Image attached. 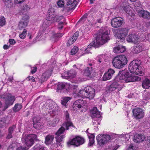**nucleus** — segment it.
Masks as SVG:
<instances>
[{
    "instance_id": "obj_1",
    "label": "nucleus",
    "mask_w": 150,
    "mask_h": 150,
    "mask_svg": "<svg viewBox=\"0 0 150 150\" xmlns=\"http://www.w3.org/2000/svg\"><path fill=\"white\" fill-rule=\"evenodd\" d=\"M140 80V78L137 76L129 75V72L125 69L119 71L115 79V80L118 82H123L125 81L126 83Z\"/></svg>"
},
{
    "instance_id": "obj_2",
    "label": "nucleus",
    "mask_w": 150,
    "mask_h": 150,
    "mask_svg": "<svg viewBox=\"0 0 150 150\" xmlns=\"http://www.w3.org/2000/svg\"><path fill=\"white\" fill-rule=\"evenodd\" d=\"M107 27H101L97 33L96 38V43L101 45L107 42L110 40V32Z\"/></svg>"
},
{
    "instance_id": "obj_3",
    "label": "nucleus",
    "mask_w": 150,
    "mask_h": 150,
    "mask_svg": "<svg viewBox=\"0 0 150 150\" xmlns=\"http://www.w3.org/2000/svg\"><path fill=\"white\" fill-rule=\"evenodd\" d=\"M141 62L140 60L135 59L132 61L129 65V70L132 73L141 76L142 74V68L140 66Z\"/></svg>"
},
{
    "instance_id": "obj_4",
    "label": "nucleus",
    "mask_w": 150,
    "mask_h": 150,
    "mask_svg": "<svg viewBox=\"0 0 150 150\" xmlns=\"http://www.w3.org/2000/svg\"><path fill=\"white\" fill-rule=\"evenodd\" d=\"M127 60L125 55H117L113 59V66L115 68L120 69L124 67L127 63Z\"/></svg>"
},
{
    "instance_id": "obj_5",
    "label": "nucleus",
    "mask_w": 150,
    "mask_h": 150,
    "mask_svg": "<svg viewBox=\"0 0 150 150\" xmlns=\"http://www.w3.org/2000/svg\"><path fill=\"white\" fill-rule=\"evenodd\" d=\"M113 32L115 33V36L118 41L123 42L125 41L128 32L129 30L126 28H122L118 29H114Z\"/></svg>"
},
{
    "instance_id": "obj_6",
    "label": "nucleus",
    "mask_w": 150,
    "mask_h": 150,
    "mask_svg": "<svg viewBox=\"0 0 150 150\" xmlns=\"http://www.w3.org/2000/svg\"><path fill=\"white\" fill-rule=\"evenodd\" d=\"M37 140V135L33 134L27 135L23 134L22 138V142H24L27 146L29 147H30L33 145L34 141Z\"/></svg>"
},
{
    "instance_id": "obj_7",
    "label": "nucleus",
    "mask_w": 150,
    "mask_h": 150,
    "mask_svg": "<svg viewBox=\"0 0 150 150\" xmlns=\"http://www.w3.org/2000/svg\"><path fill=\"white\" fill-rule=\"evenodd\" d=\"M64 115L65 117V121L62 125L61 128L58 129L57 133L60 132H62V131H64L65 130H68L69 127H70L75 128L74 126L73 125L69 118V115L67 111H66L65 112Z\"/></svg>"
},
{
    "instance_id": "obj_8",
    "label": "nucleus",
    "mask_w": 150,
    "mask_h": 150,
    "mask_svg": "<svg viewBox=\"0 0 150 150\" xmlns=\"http://www.w3.org/2000/svg\"><path fill=\"white\" fill-rule=\"evenodd\" d=\"M115 134H112L111 135L108 134H99L96 137L98 144L100 145L106 143L110 140L114 139L115 137Z\"/></svg>"
},
{
    "instance_id": "obj_9",
    "label": "nucleus",
    "mask_w": 150,
    "mask_h": 150,
    "mask_svg": "<svg viewBox=\"0 0 150 150\" xmlns=\"http://www.w3.org/2000/svg\"><path fill=\"white\" fill-rule=\"evenodd\" d=\"M3 99H5V104L2 111H4L6 110L10 106L12 105L15 100V98L14 96H13L10 93L7 94L4 97H0Z\"/></svg>"
},
{
    "instance_id": "obj_10",
    "label": "nucleus",
    "mask_w": 150,
    "mask_h": 150,
    "mask_svg": "<svg viewBox=\"0 0 150 150\" xmlns=\"http://www.w3.org/2000/svg\"><path fill=\"white\" fill-rule=\"evenodd\" d=\"M74 87L72 85H69L65 83L59 82L57 84V91L60 93H67L69 91V90L74 89Z\"/></svg>"
},
{
    "instance_id": "obj_11",
    "label": "nucleus",
    "mask_w": 150,
    "mask_h": 150,
    "mask_svg": "<svg viewBox=\"0 0 150 150\" xmlns=\"http://www.w3.org/2000/svg\"><path fill=\"white\" fill-rule=\"evenodd\" d=\"M57 6L56 5H51L50 8L48 11V15L47 17V21H45L43 25V26L45 28H47L49 26V23L48 21H50V19L49 18L51 16H53V15H55V11Z\"/></svg>"
},
{
    "instance_id": "obj_12",
    "label": "nucleus",
    "mask_w": 150,
    "mask_h": 150,
    "mask_svg": "<svg viewBox=\"0 0 150 150\" xmlns=\"http://www.w3.org/2000/svg\"><path fill=\"white\" fill-rule=\"evenodd\" d=\"M95 90L90 86H87L85 88L82 93L83 95H84V97L89 99L93 98L95 95Z\"/></svg>"
},
{
    "instance_id": "obj_13",
    "label": "nucleus",
    "mask_w": 150,
    "mask_h": 150,
    "mask_svg": "<svg viewBox=\"0 0 150 150\" xmlns=\"http://www.w3.org/2000/svg\"><path fill=\"white\" fill-rule=\"evenodd\" d=\"M85 140L83 138L78 136L68 142L67 145L69 147L71 145L78 146L83 144Z\"/></svg>"
},
{
    "instance_id": "obj_14",
    "label": "nucleus",
    "mask_w": 150,
    "mask_h": 150,
    "mask_svg": "<svg viewBox=\"0 0 150 150\" xmlns=\"http://www.w3.org/2000/svg\"><path fill=\"white\" fill-rule=\"evenodd\" d=\"M87 107L86 102L83 99H78L74 102L73 105V109L86 108Z\"/></svg>"
},
{
    "instance_id": "obj_15",
    "label": "nucleus",
    "mask_w": 150,
    "mask_h": 150,
    "mask_svg": "<svg viewBox=\"0 0 150 150\" xmlns=\"http://www.w3.org/2000/svg\"><path fill=\"white\" fill-rule=\"evenodd\" d=\"M123 23V19L120 17H116L113 18L111 22L112 26L114 28L120 27Z\"/></svg>"
},
{
    "instance_id": "obj_16",
    "label": "nucleus",
    "mask_w": 150,
    "mask_h": 150,
    "mask_svg": "<svg viewBox=\"0 0 150 150\" xmlns=\"http://www.w3.org/2000/svg\"><path fill=\"white\" fill-rule=\"evenodd\" d=\"M138 8L139 7L137 6H135V9L140 16L147 19H150V13L149 12L147 11L142 10Z\"/></svg>"
},
{
    "instance_id": "obj_17",
    "label": "nucleus",
    "mask_w": 150,
    "mask_h": 150,
    "mask_svg": "<svg viewBox=\"0 0 150 150\" xmlns=\"http://www.w3.org/2000/svg\"><path fill=\"white\" fill-rule=\"evenodd\" d=\"M139 38L137 35L130 34L127 36L126 40L128 42L136 43L139 42Z\"/></svg>"
},
{
    "instance_id": "obj_18",
    "label": "nucleus",
    "mask_w": 150,
    "mask_h": 150,
    "mask_svg": "<svg viewBox=\"0 0 150 150\" xmlns=\"http://www.w3.org/2000/svg\"><path fill=\"white\" fill-rule=\"evenodd\" d=\"M76 70L74 69L68 71L64 73V75L62 76V78L67 79H71L75 77L76 75Z\"/></svg>"
},
{
    "instance_id": "obj_19",
    "label": "nucleus",
    "mask_w": 150,
    "mask_h": 150,
    "mask_svg": "<svg viewBox=\"0 0 150 150\" xmlns=\"http://www.w3.org/2000/svg\"><path fill=\"white\" fill-rule=\"evenodd\" d=\"M33 125L34 128L39 129L42 128V123L41 122L40 118L38 116L34 117L33 119Z\"/></svg>"
},
{
    "instance_id": "obj_20",
    "label": "nucleus",
    "mask_w": 150,
    "mask_h": 150,
    "mask_svg": "<svg viewBox=\"0 0 150 150\" xmlns=\"http://www.w3.org/2000/svg\"><path fill=\"white\" fill-rule=\"evenodd\" d=\"M122 87V86L119 85L118 83L114 81L108 86V90L109 92H112L117 89L118 91H120Z\"/></svg>"
},
{
    "instance_id": "obj_21",
    "label": "nucleus",
    "mask_w": 150,
    "mask_h": 150,
    "mask_svg": "<svg viewBox=\"0 0 150 150\" xmlns=\"http://www.w3.org/2000/svg\"><path fill=\"white\" fill-rule=\"evenodd\" d=\"M52 73V70H48L45 71L39 79V82L42 83L43 82L47 81L51 75Z\"/></svg>"
},
{
    "instance_id": "obj_22",
    "label": "nucleus",
    "mask_w": 150,
    "mask_h": 150,
    "mask_svg": "<svg viewBox=\"0 0 150 150\" xmlns=\"http://www.w3.org/2000/svg\"><path fill=\"white\" fill-rule=\"evenodd\" d=\"M133 115L137 119L142 118L143 117V112L142 110L140 108H137L133 110Z\"/></svg>"
},
{
    "instance_id": "obj_23",
    "label": "nucleus",
    "mask_w": 150,
    "mask_h": 150,
    "mask_svg": "<svg viewBox=\"0 0 150 150\" xmlns=\"http://www.w3.org/2000/svg\"><path fill=\"white\" fill-rule=\"evenodd\" d=\"M28 17L27 15L23 17L19 22L18 24L19 29L21 30L27 26L28 22Z\"/></svg>"
},
{
    "instance_id": "obj_24",
    "label": "nucleus",
    "mask_w": 150,
    "mask_h": 150,
    "mask_svg": "<svg viewBox=\"0 0 150 150\" xmlns=\"http://www.w3.org/2000/svg\"><path fill=\"white\" fill-rule=\"evenodd\" d=\"M50 103L49 107L50 108L49 111L50 113L54 115L57 114L58 111L59 110V108L53 102H51Z\"/></svg>"
},
{
    "instance_id": "obj_25",
    "label": "nucleus",
    "mask_w": 150,
    "mask_h": 150,
    "mask_svg": "<svg viewBox=\"0 0 150 150\" xmlns=\"http://www.w3.org/2000/svg\"><path fill=\"white\" fill-rule=\"evenodd\" d=\"M79 0H74L73 1H69L67 3V8L68 11L73 10L77 5Z\"/></svg>"
},
{
    "instance_id": "obj_26",
    "label": "nucleus",
    "mask_w": 150,
    "mask_h": 150,
    "mask_svg": "<svg viewBox=\"0 0 150 150\" xmlns=\"http://www.w3.org/2000/svg\"><path fill=\"white\" fill-rule=\"evenodd\" d=\"M115 72V71L113 69H109L108 71L105 73L103 75V80L106 81L111 79Z\"/></svg>"
},
{
    "instance_id": "obj_27",
    "label": "nucleus",
    "mask_w": 150,
    "mask_h": 150,
    "mask_svg": "<svg viewBox=\"0 0 150 150\" xmlns=\"http://www.w3.org/2000/svg\"><path fill=\"white\" fill-rule=\"evenodd\" d=\"M100 45V44H98L96 43V41L95 40L92 41L90 43L89 45H88L87 48L85 50V53H91L90 50L93 47H98Z\"/></svg>"
},
{
    "instance_id": "obj_28",
    "label": "nucleus",
    "mask_w": 150,
    "mask_h": 150,
    "mask_svg": "<svg viewBox=\"0 0 150 150\" xmlns=\"http://www.w3.org/2000/svg\"><path fill=\"white\" fill-rule=\"evenodd\" d=\"M91 117L93 118H94V120H96V117L100 118L101 117L100 112L98 111L96 107H94L92 109L91 112Z\"/></svg>"
},
{
    "instance_id": "obj_29",
    "label": "nucleus",
    "mask_w": 150,
    "mask_h": 150,
    "mask_svg": "<svg viewBox=\"0 0 150 150\" xmlns=\"http://www.w3.org/2000/svg\"><path fill=\"white\" fill-rule=\"evenodd\" d=\"M52 16L50 17L51 18H49L50 19V21H52L53 22L62 21L64 22L66 21L65 18L62 16H59L55 15Z\"/></svg>"
},
{
    "instance_id": "obj_30",
    "label": "nucleus",
    "mask_w": 150,
    "mask_h": 150,
    "mask_svg": "<svg viewBox=\"0 0 150 150\" xmlns=\"http://www.w3.org/2000/svg\"><path fill=\"white\" fill-rule=\"evenodd\" d=\"M92 64H89L87 67L85 69L84 71L83 75L87 76H89L91 74L93 71Z\"/></svg>"
},
{
    "instance_id": "obj_31",
    "label": "nucleus",
    "mask_w": 150,
    "mask_h": 150,
    "mask_svg": "<svg viewBox=\"0 0 150 150\" xmlns=\"http://www.w3.org/2000/svg\"><path fill=\"white\" fill-rule=\"evenodd\" d=\"M58 131V130L56 133V135H57V136L55 137L56 139V141L57 144L60 145L61 144V142L62 141L64 138L65 137V135H60L64 131H62V132H59L57 133Z\"/></svg>"
},
{
    "instance_id": "obj_32",
    "label": "nucleus",
    "mask_w": 150,
    "mask_h": 150,
    "mask_svg": "<svg viewBox=\"0 0 150 150\" xmlns=\"http://www.w3.org/2000/svg\"><path fill=\"white\" fill-rule=\"evenodd\" d=\"M59 121V119L58 118H55L52 119L51 118L50 120L47 121V124L49 126H55Z\"/></svg>"
},
{
    "instance_id": "obj_33",
    "label": "nucleus",
    "mask_w": 150,
    "mask_h": 150,
    "mask_svg": "<svg viewBox=\"0 0 150 150\" xmlns=\"http://www.w3.org/2000/svg\"><path fill=\"white\" fill-rule=\"evenodd\" d=\"M144 139V137L143 135L136 134L134 136L133 141L136 143H139L143 141Z\"/></svg>"
},
{
    "instance_id": "obj_34",
    "label": "nucleus",
    "mask_w": 150,
    "mask_h": 150,
    "mask_svg": "<svg viewBox=\"0 0 150 150\" xmlns=\"http://www.w3.org/2000/svg\"><path fill=\"white\" fill-rule=\"evenodd\" d=\"M125 50V47L122 45H119L117 47L114 48L113 51L117 53H120L124 52Z\"/></svg>"
},
{
    "instance_id": "obj_35",
    "label": "nucleus",
    "mask_w": 150,
    "mask_h": 150,
    "mask_svg": "<svg viewBox=\"0 0 150 150\" xmlns=\"http://www.w3.org/2000/svg\"><path fill=\"white\" fill-rule=\"evenodd\" d=\"M143 49V47L142 45L137 44L134 47L133 49V52L137 54L141 52Z\"/></svg>"
},
{
    "instance_id": "obj_36",
    "label": "nucleus",
    "mask_w": 150,
    "mask_h": 150,
    "mask_svg": "<svg viewBox=\"0 0 150 150\" xmlns=\"http://www.w3.org/2000/svg\"><path fill=\"white\" fill-rule=\"evenodd\" d=\"M54 136L52 135L49 134L45 137V143L46 145H49L51 143L54 139Z\"/></svg>"
},
{
    "instance_id": "obj_37",
    "label": "nucleus",
    "mask_w": 150,
    "mask_h": 150,
    "mask_svg": "<svg viewBox=\"0 0 150 150\" xmlns=\"http://www.w3.org/2000/svg\"><path fill=\"white\" fill-rule=\"evenodd\" d=\"M142 86L145 89H148L150 87V81L148 79H146L142 83Z\"/></svg>"
},
{
    "instance_id": "obj_38",
    "label": "nucleus",
    "mask_w": 150,
    "mask_h": 150,
    "mask_svg": "<svg viewBox=\"0 0 150 150\" xmlns=\"http://www.w3.org/2000/svg\"><path fill=\"white\" fill-rule=\"evenodd\" d=\"M22 108L21 104L16 103L13 108V110L14 112H16L19 111Z\"/></svg>"
},
{
    "instance_id": "obj_39",
    "label": "nucleus",
    "mask_w": 150,
    "mask_h": 150,
    "mask_svg": "<svg viewBox=\"0 0 150 150\" xmlns=\"http://www.w3.org/2000/svg\"><path fill=\"white\" fill-rule=\"evenodd\" d=\"M34 150H47L46 147L39 144H36L34 147Z\"/></svg>"
},
{
    "instance_id": "obj_40",
    "label": "nucleus",
    "mask_w": 150,
    "mask_h": 150,
    "mask_svg": "<svg viewBox=\"0 0 150 150\" xmlns=\"http://www.w3.org/2000/svg\"><path fill=\"white\" fill-rule=\"evenodd\" d=\"M70 99L71 98L69 97H65L62 98L61 101L62 104L65 107H67V103Z\"/></svg>"
},
{
    "instance_id": "obj_41",
    "label": "nucleus",
    "mask_w": 150,
    "mask_h": 150,
    "mask_svg": "<svg viewBox=\"0 0 150 150\" xmlns=\"http://www.w3.org/2000/svg\"><path fill=\"white\" fill-rule=\"evenodd\" d=\"M88 138L89 139V143L88 146H92L94 143V139L95 136L94 134H91L90 136H88Z\"/></svg>"
},
{
    "instance_id": "obj_42",
    "label": "nucleus",
    "mask_w": 150,
    "mask_h": 150,
    "mask_svg": "<svg viewBox=\"0 0 150 150\" xmlns=\"http://www.w3.org/2000/svg\"><path fill=\"white\" fill-rule=\"evenodd\" d=\"M6 118L4 117L0 120V127L4 128L6 125Z\"/></svg>"
},
{
    "instance_id": "obj_43",
    "label": "nucleus",
    "mask_w": 150,
    "mask_h": 150,
    "mask_svg": "<svg viewBox=\"0 0 150 150\" xmlns=\"http://www.w3.org/2000/svg\"><path fill=\"white\" fill-rule=\"evenodd\" d=\"M122 8L127 13L129 14L130 16H131L132 17V12L130 10L129 7L127 6H125L122 7Z\"/></svg>"
},
{
    "instance_id": "obj_44",
    "label": "nucleus",
    "mask_w": 150,
    "mask_h": 150,
    "mask_svg": "<svg viewBox=\"0 0 150 150\" xmlns=\"http://www.w3.org/2000/svg\"><path fill=\"white\" fill-rule=\"evenodd\" d=\"M88 15V14L87 13L85 14L79 21L78 23L82 24L83 23L86 21V18Z\"/></svg>"
},
{
    "instance_id": "obj_45",
    "label": "nucleus",
    "mask_w": 150,
    "mask_h": 150,
    "mask_svg": "<svg viewBox=\"0 0 150 150\" xmlns=\"http://www.w3.org/2000/svg\"><path fill=\"white\" fill-rule=\"evenodd\" d=\"M27 30L25 29H24L22 33L19 35L20 38L21 39H24L27 35Z\"/></svg>"
},
{
    "instance_id": "obj_46",
    "label": "nucleus",
    "mask_w": 150,
    "mask_h": 150,
    "mask_svg": "<svg viewBox=\"0 0 150 150\" xmlns=\"http://www.w3.org/2000/svg\"><path fill=\"white\" fill-rule=\"evenodd\" d=\"M12 0H5L4 1L5 5L8 8L11 6L12 5Z\"/></svg>"
},
{
    "instance_id": "obj_47",
    "label": "nucleus",
    "mask_w": 150,
    "mask_h": 150,
    "mask_svg": "<svg viewBox=\"0 0 150 150\" xmlns=\"http://www.w3.org/2000/svg\"><path fill=\"white\" fill-rule=\"evenodd\" d=\"M79 50L78 48L76 46H74L70 52L71 54L72 55L75 54Z\"/></svg>"
},
{
    "instance_id": "obj_48",
    "label": "nucleus",
    "mask_w": 150,
    "mask_h": 150,
    "mask_svg": "<svg viewBox=\"0 0 150 150\" xmlns=\"http://www.w3.org/2000/svg\"><path fill=\"white\" fill-rule=\"evenodd\" d=\"M6 20L4 17L2 16L0 18V25L3 26L5 24Z\"/></svg>"
},
{
    "instance_id": "obj_49",
    "label": "nucleus",
    "mask_w": 150,
    "mask_h": 150,
    "mask_svg": "<svg viewBox=\"0 0 150 150\" xmlns=\"http://www.w3.org/2000/svg\"><path fill=\"white\" fill-rule=\"evenodd\" d=\"M67 23L66 21L64 22L62 21L59 22L58 23V28L60 30L62 29L63 28L64 25V24L66 25Z\"/></svg>"
},
{
    "instance_id": "obj_50",
    "label": "nucleus",
    "mask_w": 150,
    "mask_h": 150,
    "mask_svg": "<svg viewBox=\"0 0 150 150\" xmlns=\"http://www.w3.org/2000/svg\"><path fill=\"white\" fill-rule=\"evenodd\" d=\"M75 41V40L72 38H70L67 43V46H70L74 43Z\"/></svg>"
},
{
    "instance_id": "obj_51",
    "label": "nucleus",
    "mask_w": 150,
    "mask_h": 150,
    "mask_svg": "<svg viewBox=\"0 0 150 150\" xmlns=\"http://www.w3.org/2000/svg\"><path fill=\"white\" fill-rule=\"evenodd\" d=\"M58 6L59 7H62L64 6V0H59L57 3Z\"/></svg>"
},
{
    "instance_id": "obj_52",
    "label": "nucleus",
    "mask_w": 150,
    "mask_h": 150,
    "mask_svg": "<svg viewBox=\"0 0 150 150\" xmlns=\"http://www.w3.org/2000/svg\"><path fill=\"white\" fill-rule=\"evenodd\" d=\"M16 126L14 125H13L12 126L10 127L8 129V132L9 133L12 134L16 128Z\"/></svg>"
},
{
    "instance_id": "obj_53",
    "label": "nucleus",
    "mask_w": 150,
    "mask_h": 150,
    "mask_svg": "<svg viewBox=\"0 0 150 150\" xmlns=\"http://www.w3.org/2000/svg\"><path fill=\"white\" fill-rule=\"evenodd\" d=\"M79 32L77 31L73 35L72 38H73L75 41H76V40L77 39L79 36Z\"/></svg>"
},
{
    "instance_id": "obj_54",
    "label": "nucleus",
    "mask_w": 150,
    "mask_h": 150,
    "mask_svg": "<svg viewBox=\"0 0 150 150\" xmlns=\"http://www.w3.org/2000/svg\"><path fill=\"white\" fill-rule=\"evenodd\" d=\"M30 8V7L29 6L27 5H25L23 6L22 10L23 11H25L29 10Z\"/></svg>"
},
{
    "instance_id": "obj_55",
    "label": "nucleus",
    "mask_w": 150,
    "mask_h": 150,
    "mask_svg": "<svg viewBox=\"0 0 150 150\" xmlns=\"http://www.w3.org/2000/svg\"><path fill=\"white\" fill-rule=\"evenodd\" d=\"M81 66H82V65L78 64L77 65H74L73 66L74 68V67H75L77 69H78L80 71H81V72H82L83 71V70L82 69V68L81 67Z\"/></svg>"
},
{
    "instance_id": "obj_56",
    "label": "nucleus",
    "mask_w": 150,
    "mask_h": 150,
    "mask_svg": "<svg viewBox=\"0 0 150 150\" xmlns=\"http://www.w3.org/2000/svg\"><path fill=\"white\" fill-rule=\"evenodd\" d=\"M137 148L133 144H131L129 146L127 150H136Z\"/></svg>"
},
{
    "instance_id": "obj_57",
    "label": "nucleus",
    "mask_w": 150,
    "mask_h": 150,
    "mask_svg": "<svg viewBox=\"0 0 150 150\" xmlns=\"http://www.w3.org/2000/svg\"><path fill=\"white\" fill-rule=\"evenodd\" d=\"M28 148L25 146H20L18 147L17 150H28Z\"/></svg>"
},
{
    "instance_id": "obj_58",
    "label": "nucleus",
    "mask_w": 150,
    "mask_h": 150,
    "mask_svg": "<svg viewBox=\"0 0 150 150\" xmlns=\"http://www.w3.org/2000/svg\"><path fill=\"white\" fill-rule=\"evenodd\" d=\"M99 18L97 20V21L99 23H102L103 22L102 19V16L101 14L99 15L98 16Z\"/></svg>"
},
{
    "instance_id": "obj_59",
    "label": "nucleus",
    "mask_w": 150,
    "mask_h": 150,
    "mask_svg": "<svg viewBox=\"0 0 150 150\" xmlns=\"http://www.w3.org/2000/svg\"><path fill=\"white\" fill-rule=\"evenodd\" d=\"M27 79L29 81H31L32 82L35 81V78L33 76H29L27 78Z\"/></svg>"
},
{
    "instance_id": "obj_60",
    "label": "nucleus",
    "mask_w": 150,
    "mask_h": 150,
    "mask_svg": "<svg viewBox=\"0 0 150 150\" xmlns=\"http://www.w3.org/2000/svg\"><path fill=\"white\" fill-rule=\"evenodd\" d=\"M25 0H14V2L16 4H20L23 3Z\"/></svg>"
},
{
    "instance_id": "obj_61",
    "label": "nucleus",
    "mask_w": 150,
    "mask_h": 150,
    "mask_svg": "<svg viewBox=\"0 0 150 150\" xmlns=\"http://www.w3.org/2000/svg\"><path fill=\"white\" fill-rule=\"evenodd\" d=\"M9 42L11 45H14L16 42V41L13 39H10L9 40Z\"/></svg>"
},
{
    "instance_id": "obj_62",
    "label": "nucleus",
    "mask_w": 150,
    "mask_h": 150,
    "mask_svg": "<svg viewBox=\"0 0 150 150\" xmlns=\"http://www.w3.org/2000/svg\"><path fill=\"white\" fill-rule=\"evenodd\" d=\"M13 137V136L12 135V134L11 133H9L8 132V135L6 137V139H9Z\"/></svg>"
},
{
    "instance_id": "obj_63",
    "label": "nucleus",
    "mask_w": 150,
    "mask_h": 150,
    "mask_svg": "<svg viewBox=\"0 0 150 150\" xmlns=\"http://www.w3.org/2000/svg\"><path fill=\"white\" fill-rule=\"evenodd\" d=\"M37 67H33V69H32L31 71V72L32 74H33L35 73L37 71Z\"/></svg>"
},
{
    "instance_id": "obj_64",
    "label": "nucleus",
    "mask_w": 150,
    "mask_h": 150,
    "mask_svg": "<svg viewBox=\"0 0 150 150\" xmlns=\"http://www.w3.org/2000/svg\"><path fill=\"white\" fill-rule=\"evenodd\" d=\"M13 149L14 147L12 144H11L9 146L7 150H13Z\"/></svg>"
}]
</instances>
